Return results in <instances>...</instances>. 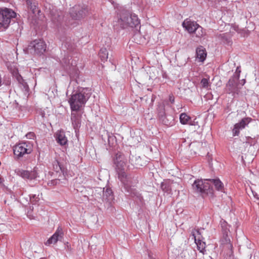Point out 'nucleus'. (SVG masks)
I'll list each match as a JSON object with an SVG mask.
<instances>
[{
	"label": "nucleus",
	"instance_id": "9d476101",
	"mask_svg": "<svg viewBox=\"0 0 259 259\" xmlns=\"http://www.w3.org/2000/svg\"><path fill=\"white\" fill-rule=\"evenodd\" d=\"M237 79H235V76L231 77L226 83L225 89L226 93L231 94L234 97L236 95H238L239 93V89L237 82Z\"/></svg>",
	"mask_w": 259,
	"mask_h": 259
},
{
	"label": "nucleus",
	"instance_id": "a19ab883",
	"mask_svg": "<svg viewBox=\"0 0 259 259\" xmlns=\"http://www.w3.org/2000/svg\"><path fill=\"white\" fill-rule=\"evenodd\" d=\"M252 193H253V195L254 197L255 198H256L257 199H258V200H259V195H258V194H257L256 193H255V192H252Z\"/></svg>",
	"mask_w": 259,
	"mask_h": 259
},
{
	"label": "nucleus",
	"instance_id": "c03bdc74",
	"mask_svg": "<svg viewBox=\"0 0 259 259\" xmlns=\"http://www.w3.org/2000/svg\"><path fill=\"white\" fill-rule=\"evenodd\" d=\"M148 257L149 259H153V257H152V255L150 252L148 253Z\"/></svg>",
	"mask_w": 259,
	"mask_h": 259
},
{
	"label": "nucleus",
	"instance_id": "ea45409f",
	"mask_svg": "<svg viewBox=\"0 0 259 259\" xmlns=\"http://www.w3.org/2000/svg\"><path fill=\"white\" fill-rule=\"evenodd\" d=\"M2 27H4V28L5 29H7L8 27H6L5 25H4V22L2 21L1 22H0V28H1Z\"/></svg>",
	"mask_w": 259,
	"mask_h": 259
},
{
	"label": "nucleus",
	"instance_id": "5701e85b",
	"mask_svg": "<svg viewBox=\"0 0 259 259\" xmlns=\"http://www.w3.org/2000/svg\"><path fill=\"white\" fill-rule=\"evenodd\" d=\"M196 53L197 58L199 61L203 62L205 60L207 55L205 49L202 46H199L196 49Z\"/></svg>",
	"mask_w": 259,
	"mask_h": 259
},
{
	"label": "nucleus",
	"instance_id": "20e7f679",
	"mask_svg": "<svg viewBox=\"0 0 259 259\" xmlns=\"http://www.w3.org/2000/svg\"><path fill=\"white\" fill-rule=\"evenodd\" d=\"M118 178L127 192L132 196L139 197V193L135 188L138 183L136 178L132 175H128L123 171H118Z\"/></svg>",
	"mask_w": 259,
	"mask_h": 259
},
{
	"label": "nucleus",
	"instance_id": "a878e982",
	"mask_svg": "<svg viewBox=\"0 0 259 259\" xmlns=\"http://www.w3.org/2000/svg\"><path fill=\"white\" fill-rule=\"evenodd\" d=\"M17 80L19 83L20 88L23 91L27 93L29 92V87L27 82L20 76L17 77Z\"/></svg>",
	"mask_w": 259,
	"mask_h": 259
},
{
	"label": "nucleus",
	"instance_id": "ddd939ff",
	"mask_svg": "<svg viewBox=\"0 0 259 259\" xmlns=\"http://www.w3.org/2000/svg\"><path fill=\"white\" fill-rule=\"evenodd\" d=\"M64 237V232L61 226H59L55 233L47 240L45 244L50 245L51 244H55L57 241H61Z\"/></svg>",
	"mask_w": 259,
	"mask_h": 259
},
{
	"label": "nucleus",
	"instance_id": "cd10ccee",
	"mask_svg": "<svg viewBox=\"0 0 259 259\" xmlns=\"http://www.w3.org/2000/svg\"><path fill=\"white\" fill-rule=\"evenodd\" d=\"M99 56L102 62H104L106 61L108 56L107 49L104 48H102L99 52Z\"/></svg>",
	"mask_w": 259,
	"mask_h": 259
},
{
	"label": "nucleus",
	"instance_id": "2f4dec72",
	"mask_svg": "<svg viewBox=\"0 0 259 259\" xmlns=\"http://www.w3.org/2000/svg\"><path fill=\"white\" fill-rule=\"evenodd\" d=\"M39 200V198L38 196H36V194H30L29 195V200L31 203L33 205H34L38 202Z\"/></svg>",
	"mask_w": 259,
	"mask_h": 259
},
{
	"label": "nucleus",
	"instance_id": "49530a36",
	"mask_svg": "<svg viewBox=\"0 0 259 259\" xmlns=\"http://www.w3.org/2000/svg\"><path fill=\"white\" fill-rule=\"evenodd\" d=\"M45 113H42V114H41L42 117H44L45 116Z\"/></svg>",
	"mask_w": 259,
	"mask_h": 259
},
{
	"label": "nucleus",
	"instance_id": "1a4fd4ad",
	"mask_svg": "<svg viewBox=\"0 0 259 259\" xmlns=\"http://www.w3.org/2000/svg\"><path fill=\"white\" fill-rule=\"evenodd\" d=\"M17 175L25 180L29 181L35 180L39 177V171L37 167H35L32 170H27L18 169L16 171Z\"/></svg>",
	"mask_w": 259,
	"mask_h": 259
},
{
	"label": "nucleus",
	"instance_id": "6ab92c4d",
	"mask_svg": "<svg viewBox=\"0 0 259 259\" xmlns=\"http://www.w3.org/2000/svg\"><path fill=\"white\" fill-rule=\"evenodd\" d=\"M54 170L56 172H60L64 177L67 176V169L57 159H55L53 162Z\"/></svg>",
	"mask_w": 259,
	"mask_h": 259
},
{
	"label": "nucleus",
	"instance_id": "e433bc0d",
	"mask_svg": "<svg viewBox=\"0 0 259 259\" xmlns=\"http://www.w3.org/2000/svg\"><path fill=\"white\" fill-rule=\"evenodd\" d=\"M169 101L171 103L174 104L175 102V97L173 95L171 94L169 95Z\"/></svg>",
	"mask_w": 259,
	"mask_h": 259
},
{
	"label": "nucleus",
	"instance_id": "2eb2a0df",
	"mask_svg": "<svg viewBox=\"0 0 259 259\" xmlns=\"http://www.w3.org/2000/svg\"><path fill=\"white\" fill-rule=\"evenodd\" d=\"M114 200L113 192L110 188H104L103 190L102 200L107 207L111 205Z\"/></svg>",
	"mask_w": 259,
	"mask_h": 259
},
{
	"label": "nucleus",
	"instance_id": "f03ea898",
	"mask_svg": "<svg viewBox=\"0 0 259 259\" xmlns=\"http://www.w3.org/2000/svg\"><path fill=\"white\" fill-rule=\"evenodd\" d=\"M117 18L118 24L122 28L130 27L138 30L141 27L140 21L138 16L124 8H121L118 10Z\"/></svg>",
	"mask_w": 259,
	"mask_h": 259
},
{
	"label": "nucleus",
	"instance_id": "a211bd4d",
	"mask_svg": "<svg viewBox=\"0 0 259 259\" xmlns=\"http://www.w3.org/2000/svg\"><path fill=\"white\" fill-rule=\"evenodd\" d=\"M55 137L57 143L61 146H65L67 144L68 140L63 131H58L55 135Z\"/></svg>",
	"mask_w": 259,
	"mask_h": 259
},
{
	"label": "nucleus",
	"instance_id": "f8f14e48",
	"mask_svg": "<svg viewBox=\"0 0 259 259\" xmlns=\"http://www.w3.org/2000/svg\"><path fill=\"white\" fill-rule=\"evenodd\" d=\"M252 120L250 117L242 118L240 121L236 123L232 130V134L234 137L237 136L240 133V130L244 128Z\"/></svg>",
	"mask_w": 259,
	"mask_h": 259
},
{
	"label": "nucleus",
	"instance_id": "c756f323",
	"mask_svg": "<svg viewBox=\"0 0 259 259\" xmlns=\"http://www.w3.org/2000/svg\"><path fill=\"white\" fill-rule=\"evenodd\" d=\"M26 4L28 7L34 13L36 8L35 0H27Z\"/></svg>",
	"mask_w": 259,
	"mask_h": 259
},
{
	"label": "nucleus",
	"instance_id": "0eeeda50",
	"mask_svg": "<svg viewBox=\"0 0 259 259\" xmlns=\"http://www.w3.org/2000/svg\"><path fill=\"white\" fill-rule=\"evenodd\" d=\"M46 44L41 39H35L31 41L28 46V52L32 54L40 55L46 50Z\"/></svg>",
	"mask_w": 259,
	"mask_h": 259
},
{
	"label": "nucleus",
	"instance_id": "dca6fc26",
	"mask_svg": "<svg viewBox=\"0 0 259 259\" xmlns=\"http://www.w3.org/2000/svg\"><path fill=\"white\" fill-rule=\"evenodd\" d=\"M71 116L72 124L75 130V133H76L81 125V115L79 113L72 111Z\"/></svg>",
	"mask_w": 259,
	"mask_h": 259
},
{
	"label": "nucleus",
	"instance_id": "b1692460",
	"mask_svg": "<svg viewBox=\"0 0 259 259\" xmlns=\"http://www.w3.org/2000/svg\"><path fill=\"white\" fill-rule=\"evenodd\" d=\"M221 227L223 237L226 242L230 241V239L228 238V233L230 232V226L225 221H223L221 222Z\"/></svg>",
	"mask_w": 259,
	"mask_h": 259
},
{
	"label": "nucleus",
	"instance_id": "9b49d317",
	"mask_svg": "<svg viewBox=\"0 0 259 259\" xmlns=\"http://www.w3.org/2000/svg\"><path fill=\"white\" fill-rule=\"evenodd\" d=\"M0 14L2 16V21L4 22V25L9 27L12 18L16 17V13L12 9L5 8L0 10Z\"/></svg>",
	"mask_w": 259,
	"mask_h": 259
},
{
	"label": "nucleus",
	"instance_id": "72a5a7b5",
	"mask_svg": "<svg viewBox=\"0 0 259 259\" xmlns=\"http://www.w3.org/2000/svg\"><path fill=\"white\" fill-rule=\"evenodd\" d=\"M240 72L241 70L240 69V67H237L236 69L235 74L233 76H235V79H236L237 80L239 79Z\"/></svg>",
	"mask_w": 259,
	"mask_h": 259
},
{
	"label": "nucleus",
	"instance_id": "7ed1b4c3",
	"mask_svg": "<svg viewBox=\"0 0 259 259\" xmlns=\"http://www.w3.org/2000/svg\"><path fill=\"white\" fill-rule=\"evenodd\" d=\"M62 48L64 52V57L61 61L62 66L66 68L74 67L77 65V60L73 59L72 56L69 53H72L76 48V45L74 40L70 37H66L63 40Z\"/></svg>",
	"mask_w": 259,
	"mask_h": 259
},
{
	"label": "nucleus",
	"instance_id": "f3484780",
	"mask_svg": "<svg viewBox=\"0 0 259 259\" xmlns=\"http://www.w3.org/2000/svg\"><path fill=\"white\" fill-rule=\"evenodd\" d=\"M182 26L189 33H193L196 30L197 23L189 19H186L182 23Z\"/></svg>",
	"mask_w": 259,
	"mask_h": 259
},
{
	"label": "nucleus",
	"instance_id": "c9c22d12",
	"mask_svg": "<svg viewBox=\"0 0 259 259\" xmlns=\"http://www.w3.org/2000/svg\"><path fill=\"white\" fill-rule=\"evenodd\" d=\"M106 134L107 135L108 142H109V143H110V140H113L115 137L112 134H110L107 132H106Z\"/></svg>",
	"mask_w": 259,
	"mask_h": 259
},
{
	"label": "nucleus",
	"instance_id": "412c9836",
	"mask_svg": "<svg viewBox=\"0 0 259 259\" xmlns=\"http://www.w3.org/2000/svg\"><path fill=\"white\" fill-rule=\"evenodd\" d=\"M192 235L194 237L195 239V243L197 244V248L200 252H203V250L204 249L205 247V243L204 242H201L199 239L198 240L196 239V234H200V232L199 230H194L192 231Z\"/></svg>",
	"mask_w": 259,
	"mask_h": 259
},
{
	"label": "nucleus",
	"instance_id": "423d86ee",
	"mask_svg": "<svg viewBox=\"0 0 259 259\" xmlns=\"http://www.w3.org/2000/svg\"><path fill=\"white\" fill-rule=\"evenodd\" d=\"M32 151V146L28 142L20 143L13 148V152L17 158H20L25 154H28Z\"/></svg>",
	"mask_w": 259,
	"mask_h": 259
},
{
	"label": "nucleus",
	"instance_id": "7c9ffc66",
	"mask_svg": "<svg viewBox=\"0 0 259 259\" xmlns=\"http://www.w3.org/2000/svg\"><path fill=\"white\" fill-rule=\"evenodd\" d=\"M62 19L63 17L60 15H54L53 16H52V21L54 23L56 24V25H58V24H60L61 23V21H62Z\"/></svg>",
	"mask_w": 259,
	"mask_h": 259
},
{
	"label": "nucleus",
	"instance_id": "aec40b11",
	"mask_svg": "<svg viewBox=\"0 0 259 259\" xmlns=\"http://www.w3.org/2000/svg\"><path fill=\"white\" fill-rule=\"evenodd\" d=\"M158 119L162 124L168 126H172L175 123L174 117L171 115L165 114Z\"/></svg>",
	"mask_w": 259,
	"mask_h": 259
},
{
	"label": "nucleus",
	"instance_id": "c85d7f7f",
	"mask_svg": "<svg viewBox=\"0 0 259 259\" xmlns=\"http://www.w3.org/2000/svg\"><path fill=\"white\" fill-rule=\"evenodd\" d=\"M196 27V30H195L193 33L195 34L197 37L201 38V37L205 35V30L198 24H197V26Z\"/></svg>",
	"mask_w": 259,
	"mask_h": 259
},
{
	"label": "nucleus",
	"instance_id": "f704fd0d",
	"mask_svg": "<svg viewBox=\"0 0 259 259\" xmlns=\"http://www.w3.org/2000/svg\"><path fill=\"white\" fill-rule=\"evenodd\" d=\"M26 137L28 139H33L35 137V134L33 132H29L26 135Z\"/></svg>",
	"mask_w": 259,
	"mask_h": 259
},
{
	"label": "nucleus",
	"instance_id": "393cba45",
	"mask_svg": "<svg viewBox=\"0 0 259 259\" xmlns=\"http://www.w3.org/2000/svg\"><path fill=\"white\" fill-rule=\"evenodd\" d=\"M191 118L186 113H182L180 115V122L182 124L185 125L189 124L190 125H193L191 121Z\"/></svg>",
	"mask_w": 259,
	"mask_h": 259
},
{
	"label": "nucleus",
	"instance_id": "79ce46f5",
	"mask_svg": "<svg viewBox=\"0 0 259 259\" xmlns=\"http://www.w3.org/2000/svg\"><path fill=\"white\" fill-rule=\"evenodd\" d=\"M245 80L243 79L240 81L239 84H240L241 85H243L245 83Z\"/></svg>",
	"mask_w": 259,
	"mask_h": 259
},
{
	"label": "nucleus",
	"instance_id": "6e6552de",
	"mask_svg": "<svg viewBox=\"0 0 259 259\" xmlns=\"http://www.w3.org/2000/svg\"><path fill=\"white\" fill-rule=\"evenodd\" d=\"M89 9L85 5H76L70 11L71 17L75 20H80L85 17L88 14Z\"/></svg>",
	"mask_w": 259,
	"mask_h": 259
},
{
	"label": "nucleus",
	"instance_id": "f257e3e1",
	"mask_svg": "<svg viewBox=\"0 0 259 259\" xmlns=\"http://www.w3.org/2000/svg\"><path fill=\"white\" fill-rule=\"evenodd\" d=\"M91 94V89L88 88H79L74 91L68 99L71 111L77 112L82 110Z\"/></svg>",
	"mask_w": 259,
	"mask_h": 259
},
{
	"label": "nucleus",
	"instance_id": "4c0bfd02",
	"mask_svg": "<svg viewBox=\"0 0 259 259\" xmlns=\"http://www.w3.org/2000/svg\"><path fill=\"white\" fill-rule=\"evenodd\" d=\"M242 34H240L242 36H245L246 35H247V30L244 29H242L240 31Z\"/></svg>",
	"mask_w": 259,
	"mask_h": 259
},
{
	"label": "nucleus",
	"instance_id": "37998d69",
	"mask_svg": "<svg viewBox=\"0 0 259 259\" xmlns=\"http://www.w3.org/2000/svg\"><path fill=\"white\" fill-rule=\"evenodd\" d=\"M4 181V179L0 178V185H3Z\"/></svg>",
	"mask_w": 259,
	"mask_h": 259
},
{
	"label": "nucleus",
	"instance_id": "bb28decb",
	"mask_svg": "<svg viewBox=\"0 0 259 259\" xmlns=\"http://www.w3.org/2000/svg\"><path fill=\"white\" fill-rule=\"evenodd\" d=\"M165 104L164 102L160 103L157 105V111L158 114V117L162 118V116L166 114L165 113Z\"/></svg>",
	"mask_w": 259,
	"mask_h": 259
},
{
	"label": "nucleus",
	"instance_id": "4468645a",
	"mask_svg": "<svg viewBox=\"0 0 259 259\" xmlns=\"http://www.w3.org/2000/svg\"><path fill=\"white\" fill-rule=\"evenodd\" d=\"M114 161L119 171H122L126 165L127 159L125 158L124 154L120 152H118L115 155Z\"/></svg>",
	"mask_w": 259,
	"mask_h": 259
},
{
	"label": "nucleus",
	"instance_id": "4be33fe9",
	"mask_svg": "<svg viewBox=\"0 0 259 259\" xmlns=\"http://www.w3.org/2000/svg\"><path fill=\"white\" fill-rule=\"evenodd\" d=\"M210 185L212 187L214 185L215 189L219 191L224 192V187L223 183L219 179H208Z\"/></svg>",
	"mask_w": 259,
	"mask_h": 259
},
{
	"label": "nucleus",
	"instance_id": "473e14b6",
	"mask_svg": "<svg viewBox=\"0 0 259 259\" xmlns=\"http://www.w3.org/2000/svg\"><path fill=\"white\" fill-rule=\"evenodd\" d=\"M201 84L203 88H207L209 85L208 79L203 78L201 80Z\"/></svg>",
	"mask_w": 259,
	"mask_h": 259
},
{
	"label": "nucleus",
	"instance_id": "39448f33",
	"mask_svg": "<svg viewBox=\"0 0 259 259\" xmlns=\"http://www.w3.org/2000/svg\"><path fill=\"white\" fill-rule=\"evenodd\" d=\"M192 188L197 193L205 194L213 193V188L208 179L195 180L192 184Z\"/></svg>",
	"mask_w": 259,
	"mask_h": 259
},
{
	"label": "nucleus",
	"instance_id": "a18cd8bd",
	"mask_svg": "<svg viewBox=\"0 0 259 259\" xmlns=\"http://www.w3.org/2000/svg\"><path fill=\"white\" fill-rule=\"evenodd\" d=\"M57 182V180H54L53 181H52V184H53V185L55 184H56V182Z\"/></svg>",
	"mask_w": 259,
	"mask_h": 259
},
{
	"label": "nucleus",
	"instance_id": "58836bf2",
	"mask_svg": "<svg viewBox=\"0 0 259 259\" xmlns=\"http://www.w3.org/2000/svg\"><path fill=\"white\" fill-rule=\"evenodd\" d=\"M242 29H240L238 27V26H235L234 27V30L237 32L238 33L242 34V32L240 31Z\"/></svg>",
	"mask_w": 259,
	"mask_h": 259
}]
</instances>
